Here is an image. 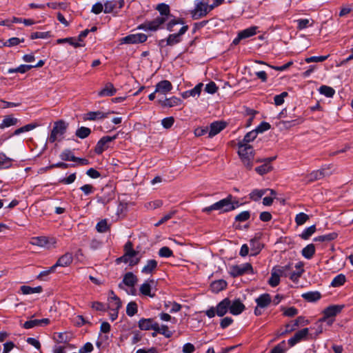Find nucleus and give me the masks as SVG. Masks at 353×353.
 <instances>
[{"instance_id": "1", "label": "nucleus", "mask_w": 353, "mask_h": 353, "mask_svg": "<svg viewBox=\"0 0 353 353\" xmlns=\"http://www.w3.org/2000/svg\"><path fill=\"white\" fill-rule=\"evenodd\" d=\"M156 10L159 11V15L152 21H145L144 23L140 25L139 26V29L156 31L166 22V29L170 32H173L174 30V27L175 26L178 24H183L182 19L176 18L171 14L168 5L165 3H159L157 6Z\"/></svg>"}, {"instance_id": "2", "label": "nucleus", "mask_w": 353, "mask_h": 353, "mask_svg": "<svg viewBox=\"0 0 353 353\" xmlns=\"http://www.w3.org/2000/svg\"><path fill=\"white\" fill-rule=\"evenodd\" d=\"M232 196L230 195L208 207L204 208L202 211L206 213H210L213 210L219 211L221 213L232 211L236 208V206L238 204V202L234 203L232 201Z\"/></svg>"}, {"instance_id": "3", "label": "nucleus", "mask_w": 353, "mask_h": 353, "mask_svg": "<svg viewBox=\"0 0 353 353\" xmlns=\"http://www.w3.org/2000/svg\"><path fill=\"white\" fill-rule=\"evenodd\" d=\"M238 154L243 163V165L248 169L252 167V162L254 159L253 149L251 145H245L238 144Z\"/></svg>"}, {"instance_id": "4", "label": "nucleus", "mask_w": 353, "mask_h": 353, "mask_svg": "<svg viewBox=\"0 0 353 353\" xmlns=\"http://www.w3.org/2000/svg\"><path fill=\"white\" fill-rule=\"evenodd\" d=\"M188 30V26H183L177 33L170 34L166 39H161L159 41V46L161 47H164L165 46H172L180 43L182 40V36Z\"/></svg>"}, {"instance_id": "5", "label": "nucleus", "mask_w": 353, "mask_h": 353, "mask_svg": "<svg viewBox=\"0 0 353 353\" xmlns=\"http://www.w3.org/2000/svg\"><path fill=\"white\" fill-rule=\"evenodd\" d=\"M68 127V123L63 120L56 121L54 124L53 129L51 132L48 140L50 143H54L57 140H59L61 137L65 133Z\"/></svg>"}, {"instance_id": "6", "label": "nucleus", "mask_w": 353, "mask_h": 353, "mask_svg": "<svg viewBox=\"0 0 353 353\" xmlns=\"http://www.w3.org/2000/svg\"><path fill=\"white\" fill-rule=\"evenodd\" d=\"M210 11L208 0H201L196 4L194 10L192 12V16L193 19H199L205 17Z\"/></svg>"}, {"instance_id": "7", "label": "nucleus", "mask_w": 353, "mask_h": 353, "mask_svg": "<svg viewBox=\"0 0 353 353\" xmlns=\"http://www.w3.org/2000/svg\"><path fill=\"white\" fill-rule=\"evenodd\" d=\"M139 252L137 251H130V252H125L124 254L117 259V263H129L130 265H135L139 263L140 258L138 257Z\"/></svg>"}, {"instance_id": "8", "label": "nucleus", "mask_w": 353, "mask_h": 353, "mask_svg": "<svg viewBox=\"0 0 353 353\" xmlns=\"http://www.w3.org/2000/svg\"><path fill=\"white\" fill-rule=\"evenodd\" d=\"M248 272H253L252 266L249 263L241 265H232L230 267V274L233 277H237Z\"/></svg>"}, {"instance_id": "9", "label": "nucleus", "mask_w": 353, "mask_h": 353, "mask_svg": "<svg viewBox=\"0 0 353 353\" xmlns=\"http://www.w3.org/2000/svg\"><path fill=\"white\" fill-rule=\"evenodd\" d=\"M343 305H333L327 307L325 309L323 312V318L321 319V321H326L327 320V323L331 324L333 322L332 319H330V318L335 316L337 314L341 312V310L343 309Z\"/></svg>"}, {"instance_id": "10", "label": "nucleus", "mask_w": 353, "mask_h": 353, "mask_svg": "<svg viewBox=\"0 0 353 353\" xmlns=\"http://www.w3.org/2000/svg\"><path fill=\"white\" fill-rule=\"evenodd\" d=\"M30 243L34 245L49 248L50 245H55L57 243V240L56 239H50L46 236H37L32 238Z\"/></svg>"}, {"instance_id": "11", "label": "nucleus", "mask_w": 353, "mask_h": 353, "mask_svg": "<svg viewBox=\"0 0 353 353\" xmlns=\"http://www.w3.org/2000/svg\"><path fill=\"white\" fill-rule=\"evenodd\" d=\"M117 138V134L112 137H103L97 143L94 151L97 154H101L108 147V144Z\"/></svg>"}, {"instance_id": "12", "label": "nucleus", "mask_w": 353, "mask_h": 353, "mask_svg": "<svg viewBox=\"0 0 353 353\" xmlns=\"http://www.w3.org/2000/svg\"><path fill=\"white\" fill-rule=\"evenodd\" d=\"M331 174L330 171V166H324L320 170L312 172L308 176V181L312 182L316 180L323 179L325 176H329Z\"/></svg>"}, {"instance_id": "13", "label": "nucleus", "mask_w": 353, "mask_h": 353, "mask_svg": "<svg viewBox=\"0 0 353 353\" xmlns=\"http://www.w3.org/2000/svg\"><path fill=\"white\" fill-rule=\"evenodd\" d=\"M148 37L143 33L130 34L121 39L122 43H139L147 40Z\"/></svg>"}, {"instance_id": "14", "label": "nucleus", "mask_w": 353, "mask_h": 353, "mask_svg": "<svg viewBox=\"0 0 353 353\" xmlns=\"http://www.w3.org/2000/svg\"><path fill=\"white\" fill-rule=\"evenodd\" d=\"M309 334L308 328H303L295 333L293 337L288 340V344L292 347L301 341L306 339Z\"/></svg>"}, {"instance_id": "15", "label": "nucleus", "mask_w": 353, "mask_h": 353, "mask_svg": "<svg viewBox=\"0 0 353 353\" xmlns=\"http://www.w3.org/2000/svg\"><path fill=\"white\" fill-rule=\"evenodd\" d=\"M172 89V83L168 80L159 82L155 86V92L166 94Z\"/></svg>"}, {"instance_id": "16", "label": "nucleus", "mask_w": 353, "mask_h": 353, "mask_svg": "<svg viewBox=\"0 0 353 353\" xmlns=\"http://www.w3.org/2000/svg\"><path fill=\"white\" fill-rule=\"evenodd\" d=\"M230 300L228 298H225L222 300L216 307V312L219 316H224L230 310Z\"/></svg>"}, {"instance_id": "17", "label": "nucleus", "mask_w": 353, "mask_h": 353, "mask_svg": "<svg viewBox=\"0 0 353 353\" xmlns=\"http://www.w3.org/2000/svg\"><path fill=\"white\" fill-rule=\"evenodd\" d=\"M230 312L233 315H239L243 312L245 307L240 299H235L232 302L230 301Z\"/></svg>"}, {"instance_id": "18", "label": "nucleus", "mask_w": 353, "mask_h": 353, "mask_svg": "<svg viewBox=\"0 0 353 353\" xmlns=\"http://www.w3.org/2000/svg\"><path fill=\"white\" fill-rule=\"evenodd\" d=\"M158 103L165 108H172L180 105L182 103V100L176 97H172L164 100H159Z\"/></svg>"}, {"instance_id": "19", "label": "nucleus", "mask_w": 353, "mask_h": 353, "mask_svg": "<svg viewBox=\"0 0 353 353\" xmlns=\"http://www.w3.org/2000/svg\"><path fill=\"white\" fill-rule=\"evenodd\" d=\"M226 126L225 122L223 121H215L211 123L209 131V137H212L219 134L223 130Z\"/></svg>"}, {"instance_id": "20", "label": "nucleus", "mask_w": 353, "mask_h": 353, "mask_svg": "<svg viewBox=\"0 0 353 353\" xmlns=\"http://www.w3.org/2000/svg\"><path fill=\"white\" fill-rule=\"evenodd\" d=\"M157 323L152 319H141L139 321L138 324L139 327L142 330H154Z\"/></svg>"}, {"instance_id": "21", "label": "nucleus", "mask_w": 353, "mask_h": 353, "mask_svg": "<svg viewBox=\"0 0 353 353\" xmlns=\"http://www.w3.org/2000/svg\"><path fill=\"white\" fill-rule=\"evenodd\" d=\"M73 258L71 253H65L61 256L54 264L55 268L57 267H66L72 262Z\"/></svg>"}, {"instance_id": "22", "label": "nucleus", "mask_w": 353, "mask_h": 353, "mask_svg": "<svg viewBox=\"0 0 353 353\" xmlns=\"http://www.w3.org/2000/svg\"><path fill=\"white\" fill-rule=\"evenodd\" d=\"M255 301L259 307L265 308L270 305L272 299L269 294L265 293L257 297Z\"/></svg>"}, {"instance_id": "23", "label": "nucleus", "mask_w": 353, "mask_h": 353, "mask_svg": "<svg viewBox=\"0 0 353 353\" xmlns=\"http://www.w3.org/2000/svg\"><path fill=\"white\" fill-rule=\"evenodd\" d=\"M153 284H154V281L153 279H151L143 283L140 286V292L145 296H148L150 297L153 298L155 296L154 293L151 292L152 285Z\"/></svg>"}, {"instance_id": "24", "label": "nucleus", "mask_w": 353, "mask_h": 353, "mask_svg": "<svg viewBox=\"0 0 353 353\" xmlns=\"http://www.w3.org/2000/svg\"><path fill=\"white\" fill-rule=\"evenodd\" d=\"M117 92V89L111 83H107L105 87L99 92V97H110L113 96Z\"/></svg>"}, {"instance_id": "25", "label": "nucleus", "mask_w": 353, "mask_h": 353, "mask_svg": "<svg viewBox=\"0 0 353 353\" xmlns=\"http://www.w3.org/2000/svg\"><path fill=\"white\" fill-rule=\"evenodd\" d=\"M110 112H103L102 111L89 112H88L84 119L90 121H95L105 118Z\"/></svg>"}, {"instance_id": "26", "label": "nucleus", "mask_w": 353, "mask_h": 353, "mask_svg": "<svg viewBox=\"0 0 353 353\" xmlns=\"http://www.w3.org/2000/svg\"><path fill=\"white\" fill-rule=\"evenodd\" d=\"M137 282V278L132 272H128L123 276V283L128 287H134Z\"/></svg>"}, {"instance_id": "27", "label": "nucleus", "mask_w": 353, "mask_h": 353, "mask_svg": "<svg viewBox=\"0 0 353 353\" xmlns=\"http://www.w3.org/2000/svg\"><path fill=\"white\" fill-rule=\"evenodd\" d=\"M19 123V119L10 116L5 117L1 123H0V128L3 129L10 126L16 125Z\"/></svg>"}, {"instance_id": "28", "label": "nucleus", "mask_w": 353, "mask_h": 353, "mask_svg": "<svg viewBox=\"0 0 353 353\" xmlns=\"http://www.w3.org/2000/svg\"><path fill=\"white\" fill-rule=\"evenodd\" d=\"M227 287V282L225 280L220 279L212 283L210 288L212 292L218 293Z\"/></svg>"}, {"instance_id": "29", "label": "nucleus", "mask_w": 353, "mask_h": 353, "mask_svg": "<svg viewBox=\"0 0 353 353\" xmlns=\"http://www.w3.org/2000/svg\"><path fill=\"white\" fill-rule=\"evenodd\" d=\"M157 262L154 259H150L147 261L146 265L143 268L141 272L143 274H152V272L157 268Z\"/></svg>"}, {"instance_id": "30", "label": "nucleus", "mask_w": 353, "mask_h": 353, "mask_svg": "<svg viewBox=\"0 0 353 353\" xmlns=\"http://www.w3.org/2000/svg\"><path fill=\"white\" fill-rule=\"evenodd\" d=\"M257 134V131H250L245 135L243 139L240 141L238 144L250 145L249 143L253 141L256 138Z\"/></svg>"}, {"instance_id": "31", "label": "nucleus", "mask_w": 353, "mask_h": 353, "mask_svg": "<svg viewBox=\"0 0 353 353\" xmlns=\"http://www.w3.org/2000/svg\"><path fill=\"white\" fill-rule=\"evenodd\" d=\"M302 297L309 301V302H314L319 300L321 297V295L320 292L315 291V292H308L306 293H304L302 294Z\"/></svg>"}, {"instance_id": "32", "label": "nucleus", "mask_w": 353, "mask_h": 353, "mask_svg": "<svg viewBox=\"0 0 353 353\" xmlns=\"http://www.w3.org/2000/svg\"><path fill=\"white\" fill-rule=\"evenodd\" d=\"M121 305L122 303L119 297L114 298L113 299H108V307L110 310L119 311Z\"/></svg>"}, {"instance_id": "33", "label": "nucleus", "mask_w": 353, "mask_h": 353, "mask_svg": "<svg viewBox=\"0 0 353 353\" xmlns=\"http://www.w3.org/2000/svg\"><path fill=\"white\" fill-rule=\"evenodd\" d=\"M301 253L305 259H310L315 253V246L313 244H309L302 250Z\"/></svg>"}, {"instance_id": "34", "label": "nucleus", "mask_w": 353, "mask_h": 353, "mask_svg": "<svg viewBox=\"0 0 353 353\" xmlns=\"http://www.w3.org/2000/svg\"><path fill=\"white\" fill-rule=\"evenodd\" d=\"M280 276H281L273 268L271 272V276L268 281L272 287L277 286L280 283Z\"/></svg>"}, {"instance_id": "35", "label": "nucleus", "mask_w": 353, "mask_h": 353, "mask_svg": "<svg viewBox=\"0 0 353 353\" xmlns=\"http://www.w3.org/2000/svg\"><path fill=\"white\" fill-rule=\"evenodd\" d=\"M21 291L23 294H30L34 293H40L42 292V288L41 286H37L35 288H32L28 285H22L21 286Z\"/></svg>"}, {"instance_id": "36", "label": "nucleus", "mask_w": 353, "mask_h": 353, "mask_svg": "<svg viewBox=\"0 0 353 353\" xmlns=\"http://www.w3.org/2000/svg\"><path fill=\"white\" fill-rule=\"evenodd\" d=\"M76 39L73 37H68L64 39H59L57 40V43L59 44H61L63 43H68L71 46L77 48V47H82L84 46L83 43H81L80 42L75 41Z\"/></svg>"}, {"instance_id": "37", "label": "nucleus", "mask_w": 353, "mask_h": 353, "mask_svg": "<svg viewBox=\"0 0 353 353\" xmlns=\"http://www.w3.org/2000/svg\"><path fill=\"white\" fill-rule=\"evenodd\" d=\"M154 331L164 335L166 338H170L172 336V332L169 330L168 327L165 325L160 326L157 323Z\"/></svg>"}, {"instance_id": "38", "label": "nucleus", "mask_w": 353, "mask_h": 353, "mask_svg": "<svg viewBox=\"0 0 353 353\" xmlns=\"http://www.w3.org/2000/svg\"><path fill=\"white\" fill-rule=\"evenodd\" d=\"M274 268L281 276L287 277L289 275V271L292 269V264L288 263L284 266H276Z\"/></svg>"}, {"instance_id": "39", "label": "nucleus", "mask_w": 353, "mask_h": 353, "mask_svg": "<svg viewBox=\"0 0 353 353\" xmlns=\"http://www.w3.org/2000/svg\"><path fill=\"white\" fill-rule=\"evenodd\" d=\"M346 281L345 276L343 274H338L332 281L331 285L332 287H339L343 285Z\"/></svg>"}, {"instance_id": "40", "label": "nucleus", "mask_w": 353, "mask_h": 353, "mask_svg": "<svg viewBox=\"0 0 353 353\" xmlns=\"http://www.w3.org/2000/svg\"><path fill=\"white\" fill-rule=\"evenodd\" d=\"M103 5H104L103 12L105 13H111V12H113L114 11H115L116 10H117L115 0L106 1Z\"/></svg>"}, {"instance_id": "41", "label": "nucleus", "mask_w": 353, "mask_h": 353, "mask_svg": "<svg viewBox=\"0 0 353 353\" xmlns=\"http://www.w3.org/2000/svg\"><path fill=\"white\" fill-rule=\"evenodd\" d=\"M319 90L321 94L327 97H332L335 93V90L332 88L327 85H321Z\"/></svg>"}, {"instance_id": "42", "label": "nucleus", "mask_w": 353, "mask_h": 353, "mask_svg": "<svg viewBox=\"0 0 353 353\" xmlns=\"http://www.w3.org/2000/svg\"><path fill=\"white\" fill-rule=\"evenodd\" d=\"M316 231V226L314 225H311L305 228L303 232L300 234L301 239L307 240Z\"/></svg>"}, {"instance_id": "43", "label": "nucleus", "mask_w": 353, "mask_h": 353, "mask_svg": "<svg viewBox=\"0 0 353 353\" xmlns=\"http://www.w3.org/2000/svg\"><path fill=\"white\" fill-rule=\"evenodd\" d=\"M310 217L307 214L300 212L295 216V223L297 225H302L309 220Z\"/></svg>"}, {"instance_id": "44", "label": "nucleus", "mask_w": 353, "mask_h": 353, "mask_svg": "<svg viewBox=\"0 0 353 353\" xmlns=\"http://www.w3.org/2000/svg\"><path fill=\"white\" fill-rule=\"evenodd\" d=\"M91 133L90 128L86 127H81L76 131V136L80 139H85L88 137Z\"/></svg>"}, {"instance_id": "45", "label": "nucleus", "mask_w": 353, "mask_h": 353, "mask_svg": "<svg viewBox=\"0 0 353 353\" xmlns=\"http://www.w3.org/2000/svg\"><path fill=\"white\" fill-rule=\"evenodd\" d=\"M60 157L61 159L64 161H77V157H75L73 155V153L69 150H65L64 151H63Z\"/></svg>"}, {"instance_id": "46", "label": "nucleus", "mask_w": 353, "mask_h": 353, "mask_svg": "<svg viewBox=\"0 0 353 353\" xmlns=\"http://www.w3.org/2000/svg\"><path fill=\"white\" fill-rule=\"evenodd\" d=\"M137 304L134 301H131L126 307V313L129 316H132L137 312Z\"/></svg>"}, {"instance_id": "47", "label": "nucleus", "mask_w": 353, "mask_h": 353, "mask_svg": "<svg viewBox=\"0 0 353 353\" xmlns=\"http://www.w3.org/2000/svg\"><path fill=\"white\" fill-rule=\"evenodd\" d=\"M256 27H250L249 28H247L245 30H243V31L240 32V37H242L243 39L250 37L254 34H256Z\"/></svg>"}, {"instance_id": "48", "label": "nucleus", "mask_w": 353, "mask_h": 353, "mask_svg": "<svg viewBox=\"0 0 353 353\" xmlns=\"http://www.w3.org/2000/svg\"><path fill=\"white\" fill-rule=\"evenodd\" d=\"M35 127H36V125L32 123L26 125L21 128H19L15 130L14 132H13L12 135H19L21 133L29 132V131L33 130Z\"/></svg>"}, {"instance_id": "49", "label": "nucleus", "mask_w": 353, "mask_h": 353, "mask_svg": "<svg viewBox=\"0 0 353 353\" xmlns=\"http://www.w3.org/2000/svg\"><path fill=\"white\" fill-rule=\"evenodd\" d=\"M266 192V190H254L250 194V198L254 201L259 200L263 194Z\"/></svg>"}, {"instance_id": "50", "label": "nucleus", "mask_w": 353, "mask_h": 353, "mask_svg": "<svg viewBox=\"0 0 353 353\" xmlns=\"http://www.w3.org/2000/svg\"><path fill=\"white\" fill-rule=\"evenodd\" d=\"M96 229L99 232H106L109 230V226L108 225L107 221L105 219H103L99 221L96 225Z\"/></svg>"}, {"instance_id": "51", "label": "nucleus", "mask_w": 353, "mask_h": 353, "mask_svg": "<svg viewBox=\"0 0 353 353\" xmlns=\"http://www.w3.org/2000/svg\"><path fill=\"white\" fill-rule=\"evenodd\" d=\"M252 251H254L253 255L256 254L261 250V245L259 241L255 239H251L250 241Z\"/></svg>"}, {"instance_id": "52", "label": "nucleus", "mask_w": 353, "mask_h": 353, "mask_svg": "<svg viewBox=\"0 0 353 353\" xmlns=\"http://www.w3.org/2000/svg\"><path fill=\"white\" fill-rule=\"evenodd\" d=\"M12 159L5 156L1 157L0 168L6 169L12 166Z\"/></svg>"}, {"instance_id": "53", "label": "nucleus", "mask_w": 353, "mask_h": 353, "mask_svg": "<svg viewBox=\"0 0 353 353\" xmlns=\"http://www.w3.org/2000/svg\"><path fill=\"white\" fill-rule=\"evenodd\" d=\"M161 257L168 258L173 255V252L168 247H162L159 251Z\"/></svg>"}, {"instance_id": "54", "label": "nucleus", "mask_w": 353, "mask_h": 353, "mask_svg": "<svg viewBox=\"0 0 353 353\" xmlns=\"http://www.w3.org/2000/svg\"><path fill=\"white\" fill-rule=\"evenodd\" d=\"M296 22L297 23V28L299 30H303L304 28H306L308 26H311L312 23H310V19H300L296 20Z\"/></svg>"}, {"instance_id": "55", "label": "nucleus", "mask_w": 353, "mask_h": 353, "mask_svg": "<svg viewBox=\"0 0 353 353\" xmlns=\"http://www.w3.org/2000/svg\"><path fill=\"white\" fill-rule=\"evenodd\" d=\"M286 351L285 349V342L283 341L278 345H276L270 353H285Z\"/></svg>"}, {"instance_id": "56", "label": "nucleus", "mask_w": 353, "mask_h": 353, "mask_svg": "<svg viewBox=\"0 0 353 353\" xmlns=\"http://www.w3.org/2000/svg\"><path fill=\"white\" fill-rule=\"evenodd\" d=\"M272 169V167L268 164V163H265L263 165H261L257 168H256V172H258L259 174L261 175H263V174H265L268 172H269Z\"/></svg>"}, {"instance_id": "57", "label": "nucleus", "mask_w": 353, "mask_h": 353, "mask_svg": "<svg viewBox=\"0 0 353 353\" xmlns=\"http://www.w3.org/2000/svg\"><path fill=\"white\" fill-rule=\"evenodd\" d=\"M50 37V33L49 32H33L31 34V39H47Z\"/></svg>"}, {"instance_id": "58", "label": "nucleus", "mask_w": 353, "mask_h": 353, "mask_svg": "<svg viewBox=\"0 0 353 353\" xmlns=\"http://www.w3.org/2000/svg\"><path fill=\"white\" fill-rule=\"evenodd\" d=\"M288 95V92H283L280 94L276 95L274 97V103L276 105H281L284 103V98Z\"/></svg>"}, {"instance_id": "59", "label": "nucleus", "mask_w": 353, "mask_h": 353, "mask_svg": "<svg viewBox=\"0 0 353 353\" xmlns=\"http://www.w3.org/2000/svg\"><path fill=\"white\" fill-rule=\"evenodd\" d=\"M203 83L197 84L193 89L188 90L189 95L191 97L199 96L202 90Z\"/></svg>"}, {"instance_id": "60", "label": "nucleus", "mask_w": 353, "mask_h": 353, "mask_svg": "<svg viewBox=\"0 0 353 353\" xmlns=\"http://www.w3.org/2000/svg\"><path fill=\"white\" fill-rule=\"evenodd\" d=\"M250 216V214L248 211H243L236 216L235 220L236 221L243 222L249 219Z\"/></svg>"}, {"instance_id": "61", "label": "nucleus", "mask_w": 353, "mask_h": 353, "mask_svg": "<svg viewBox=\"0 0 353 353\" xmlns=\"http://www.w3.org/2000/svg\"><path fill=\"white\" fill-rule=\"evenodd\" d=\"M37 326H40V322L39 321V319L27 321L23 325L25 329H30Z\"/></svg>"}, {"instance_id": "62", "label": "nucleus", "mask_w": 353, "mask_h": 353, "mask_svg": "<svg viewBox=\"0 0 353 353\" xmlns=\"http://www.w3.org/2000/svg\"><path fill=\"white\" fill-rule=\"evenodd\" d=\"M103 10H104V5L102 4L101 2H97L96 3H94L92 6L91 12L95 14H99L102 11H103Z\"/></svg>"}, {"instance_id": "63", "label": "nucleus", "mask_w": 353, "mask_h": 353, "mask_svg": "<svg viewBox=\"0 0 353 353\" xmlns=\"http://www.w3.org/2000/svg\"><path fill=\"white\" fill-rule=\"evenodd\" d=\"M217 89L218 88L216 85V83L213 81L210 82L205 87V91L209 94L215 93L217 91Z\"/></svg>"}, {"instance_id": "64", "label": "nucleus", "mask_w": 353, "mask_h": 353, "mask_svg": "<svg viewBox=\"0 0 353 353\" xmlns=\"http://www.w3.org/2000/svg\"><path fill=\"white\" fill-rule=\"evenodd\" d=\"M174 119L172 117H166L161 121V124L163 128L168 129L174 124Z\"/></svg>"}]
</instances>
